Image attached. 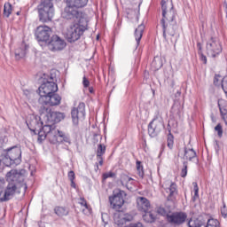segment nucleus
<instances>
[{
  "mask_svg": "<svg viewBox=\"0 0 227 227\" xmlns=\"http://www.w3.org/2000/svg\"><path fill=\"white\" fill-rule=\"evenodd\" d=\"M82 84H83V88L90 87V80H88V78H86V76H83V78H82Z\"/></svg>",
  "mask_w": 227,
  "mask_h": 227,
  "instance_id": "obj_45",
  "label": "nucleus"
},
{
  "mask_svg": "<svg viewBox=\"0 0 227 227\" xmlns=\"http://www.w3.org/2000/svg\"><path fill=\"white\" fill-rule=\"evenodd\" d=\"M166 185H168V187L166 188L167 192H168V200H175L176 198V195L178 194L176 184L171 181H167Z\"/></svg>",
  "mask_w": 227,
  "mask_h": 227,
  "instance_id": "obj_19",
  "label": "nucleus"
},
{
  "mask_svg": "<svg viewBox=\"0 0 227 227\" xmlns=\"http://www.w3.org/2000/svg\"><path fill=\"white\" fill-rule=\"evenodd\" d=\"M59 134V143H66L67 145H72L70 141V136L67 135L65 132L60 131Z\"/></svg>",
  "mask_w": 227,
  "mask_h": 227,
  "instance_id": "obj_26",
  "label": "nucleus"
},
{
  "mask_svg": "<svg viewBox=\"0 0 227 227\" xmlns=\"http://www.w3.org/2000/svg\"><path fill=\"white\" fill-rule=\"evenodd\" d=\"M71 116L74 125H79V121H82L86 116V105L84 102L79 103L77 107L71 110Z\"/></svg>",
  "mask_w": 227,
  "mask_h": 227,
  "instance_id": "obj_11",
  "label": "nucleus"
},
{
  "mask_svg": "<svg viewBox=\"0 0 227 227\" xmlns=\"http://www.w3.org/2000/svg\"><path fill=\"white\" fill-rule=\"evenodd\" d=\"M129 227H143V223H130Z\"/></svg>",
  "mask_w": 227,
  "mask_h": 227,
  "instance_id": "obj_51",
  "label": "nucleus"
},
{
  "mask_svg": "<svg viewBox=\"0 0 227 227\" xmlns=\"http://www.w3.org/2000/svg\"><path fill=\"white\" fill-rule=\"evenodd\" d=\"M26 51H27V49L26 48V45H21V47L17 48L14 51L15 54V58L16 59H22V58L26 57Z\"/></svg>",
  "mask_w": 227,
  "mask_h": 227,
  "instance_id": "obj_24",
  "label": "nucleus"
},
{
  "mask_svg": "<svg viewBox=\"0 0 227 227\" xmlns=\"http://www.w3.org/2000/svg\"><path fill=\"white\" fill-rule=\"evenodd\" d=\"M99 166H104V160L98 161Z\"/></svg>",
  "mask_w": 227,
  "mask_h": 227,
  "instance_id": "obj_57",
  "label": "nucleus"
},
{
  "mask_svg": "<svg viewBox=\"0 0 227 227\" xmlns=\"http://www.w3.org/2000/svg\"><path fill=\"white\" fill-rule=\"evenodd\" d=\"M145 213V215H143V220L145 223H155V220L157 219V217L153 215V213L146 211L144 212Z\"/></svg>",
  "mask_w": 227,
  "mask_h": 227,
  "instance_id": "obj_27",
  "label": "nucleus"
},
{
  "mask_svg": "<svg viewBox=\"0 0 227 227\" xmlns=\"http://www.w3.org/2000/svg\"><path fill=\"white\" fill-rule=\"evenodd\" d=\"M207 53L210 58H217L223 52L221 42L216 37H211L207 43Z\"/></svg>",
  "mask_w": 227,
  "mask_h": 227,
  "instance_id": "obj_9",
  "label": "nucleus"
},
{
  "mask_svg": "<svg viewBox=\"0 0 227 227\" xmlns=\"http://www.w3.org/2000/svg\"><path fill=\"white\" fill-rule=\"evenodd\" d=\"M145 32V25L140 24L137 28L135 30V38L137 42V47L139 46V43L141 42V39L143 38V33Z\"/></svg>",
  "mask_w": 227,
  "mask_h": 227,
  "instance_id": "obj_23",
  "label": "nucleus"
},
{
  "mask_svg": "<svg viewBox=\"0 0 227 227\" xmlns=\"http://www.w3.org/2000/svg\"><path fill=\"white\" fill-rule=\"evenodd\" d=\"M137 175L138 176H140V178H143V176H145V171L143 170V165L141 164V161L137 160Z\"/></svg>",
  "mask_w": 227,
  "mask_h": 227,
  "instance_id": "obj_35",
  "label": "nucleus"
},
{
  "mask_svg": "<svg viewBox=\"0 0 227 227\" xmlns=\"http://www.w3.org/2000/svg\"><path fill=\"white\" fill-rule=\"evenodd\" d=\"M39 20L41 22H51L54 17V4L52 0H41L38 6Z\"/></svg>",
  "mask_w": 227,
  "mask_h": 227,
  "instance_id": "obj_7",
  "label": "nucleus"
},
{
  "mask_svg": "<svg viewBox=\"0 0 227 227\" xmlns=\"http://www.w3.org/2000/svg\"><path fill=\"white\" fill-rule=\"evenodd\" d=\"M124 223H130L134 219V216L130 214H125L122 217Z\"/></svg>",
  "mask_w": 227,
  "mask_h": 227,
  "instance_id": "obj_42",
  "label": "nucleus"
},
{
  "mask_svg": "<svg viewBox=\"0 0 227 227\" xmlns=\"http://www.w3.org/2000/svg\"><path fill=\"white\" fill-rule=\"evenodd\" d=\"M206 227H221V223L217 221V219H209L207 223Z\"/></svg>",
  "mask_w": 227,
  "mask_h": 227,
  "instance_id": "obj_34",
  "label": "nucleus"
},
{
  "mask_svg": "<svg viewBox=\"0 0 227 227\" xmlns=\"http://www.w3.org/2000/svg\"><path fill=\"white\" fill-rule=\"evenodd\" d=\"M89 91H90V93H94L95 92V90H93V87H90Z\"/></svg>",
  "mask_w": 227,
  "mask_h": 227,
  "instance_id": "obj_55",
  "label": "nucleus"
},
{
  "mask_svg": "<svg viewBox=\"0 0 227 227\" xmlns=\"http://www.w3.org/2000/svg\"><path fill=\"white\" fill-rule=\"evenodd\" d=\"M157 213H158L160 215H163V217L166 216L167 218H168V215H169L168 214V211H166V209H165L164 207H159V208L157 209Z\"/></svg>",
  "mask_w": 227,
  "mask_h": 227,
  "instance_id": "obj_41",
  "label": "nucleus"
},
{
  "mask_svg": "<svg viewBox=\"0 0 227 227\" xmlns=\"http://www.w3.org/2000/svg\"><path fill=\"white\" fill-rule=\"evenodd\" d=\"M54 212L59 217H63V215H68V210L63 207H56Z\"/></svg>",
  "mask_w": 227,
  "mask_h": 227,
  "instance_id": "obj_29",
  "label": "nucleus"
},
{
  "mask_svg": "<svg viewBox=\"0 0 227 227\" xmlns=\"http://www.w3.org/2000/svg\"><path fill=\"white\" fill-rule=\"evenodd\" d=\"M137 209L139 212H148L150 210V200L145 197H139L137 200Z\"/></svg>",
  "mask_w": 227,
  "mask_h": 227,
  "instance_id": "obj_20",
  "label": "nucleus"
},
{
  "mask_svg": "<svg viewBox=\"0 0 227 227\" xmlns=\"http://www.w3.org/2000/svg\"><path fill=\"white\" fill-rule=\"evenodd\" d=\"M89 0H66L67 6L64 9L63 17L67 20H72L75 17L88 18L86 13L79 11L88 5Z\"/></svg>",
  "mask_w": 227,
  "mask_h": 227,
  "instance_id": "obj_4",
  "label": "nucleus"
},
{
  "mask_svg": "<svg viewBox=\"0 0 227 227\" xmlns=\"http://www.w3.org/2000/svg\"><path fill=\"white\" fill-rule=\"evenodd\" d=\"M218 107H219L220 114L225 125H227V102L224 100H219Z\"/></svg>",
  "mask_w": 227,
  "mask_h": 227,
  "instance_id": "obj_22",
  "label": "nucleus"
},
{
  "mask_svg": "<svg viewBox=\"0 0 227 227\" xmlns=\"http://www.w3.org/2000/svg\"><path fill=\"white\" fill-rule=\"evenodd\" d=\"M17 15H20V12H17Z\"/></svg>",
  "mask_w": 227,
  "mask_h": 227,
  "instance_id": "obj_64",
  "label": "nucleus"
},
{
  "mask_svg": "<svg viewBox=\"0 0 227 227\" xmlns=\"http://www.w3.org/2000/svg\"><path fill=\"white\" fill-rule=\"evenodd\" d=\"M44 130H45V132H49V129H45Z\"/></svg>",
  "mask_w": 227,
  "mask_h": 227,
  "instance_id": "obj_62",
  "label": "nucleus"
},
{
  "mask_svg": "<svg viewBox=\"0 0 227 227\" xmlns=\"http://www.w3.org/2000/svg\"><path fill=\"white\" fill-rule=\"evenodd\" d=\"M226 17H227V5H226Z\"/></svg>",
  "mask_w": 227,
  "mask_h": 227,
  "instance_id": "obj_63",
  "label": "nucleus"
},
{
  "mask_svg": "<svg viewBox=\"0 0 227 227\" xmlns=\"http://www.w3.org/2000/svg\"><path fill=\"white\" fill-rule=\"evenodd\" d=\"M97 160L98 162L104 160L103 155L98 156V154H97Z\"/></svg>",
  "mask_w": 227,
  "mask_h": 227,
  "instance_id": "obj_52",
  "label": "nucleus"
},
{
  "mask_svg": "<svg viewBox=\"0 0 227 227\" xmlns=\"http://www.w3.org/2000/svg\"><path fill=\"white\" fill-rule=\"evenodd\" d=\"M39 113L41 117L38 120L43 118L44 121L48 125H54V123H59L61 120H65V114L61 112H54L50 106H40Z\"/></svg>",
  "mask_w": 227,
  "mask_h": 227,
  "instance_id": "obj_6",
  "label": "nucleus"
},
{
  "mask_svg": "<svg viewBox=\"0 0 227 227\" xmlns=\"http://www.w3.org/2000/svg\"><path fill=\"white\" fill-rule=\"evenodd\" d=\"M198 54L203 53V47L201 46V43H197Z\"/></svg>",
  "mask_w": 227,
  "mask_h": 227,
  "instance_id": "obj_48",
  "label": "nucleus"
},
{
  "mask_svg": "<svg viewBox=\"0 0 227 227\" xmlns=\"http://www.w3.org/2000/svg\"><path fill=\"white\" fill-rule=\"evenodd\" d=\"M27 127L31 132H34L35 135H38V143H42V141H44L47 136H49V133L44 130L45 126H43V122L37 117L34 118L29 124H27Z\"/></svg>",
  "mask_w": 227,
  "mask_h": 227,
  "instance_id": "obj_8",
  "label": "nucleus"
},
{
  "mask_svg": "<svg viewBox=\"0 0 227 227\" xmlns=\"http://www.w3.org/2000/svg\"><path fill=\"white\" fill-rule=\"evenodd\" d=\"M164 124H162L160 121L153 120L148 125V134L150 137H157V136L160 134V130H162Z\"/></svg>",
  "mask_w": 227,
  "mask_h": 227,
  "instance_id": "obj_17",
  "label": "nucleus"
},
{
  "mask_svg": "<svg viewBox=\"0 0 227 227\" xmlns=\"http://www.w3.org/2000/svg\"><path fill=\"white\" fill-rule=\"evenodd\" d=\"M4 166L10 168L12 166H19L22 162V151L19 146H12L4 149L1 154Z\"/></svg>",
  "mask_w": 227,
  "mask_h": 227,
  "instance_id": "obj_5",
  "label": "nucleus"
},
{
  "mask_svg": "<svg viewBox=\"0 0 227 227\" xmlns=\"http://www.w3.org/2000/svg\"><path fill=\"white\" fill-rule=\"evenodd\" d=\"M38 102L41 107H52L61 104V97L54 92L46 97H40Z\"/></svg>",
  "mask_w": 227,
  "mask_h": 227,
  "instance_id": "obj_10",
  "label": "nucleus"
},
{
  "mask_svg": "<svg viewBox=\"0 0 227 227\" xmlns=\"http://www.w3.org/2000/svg\"><path fill=\"white\" fill-rule=\"evenodd\" d=\"M184 168L181 171V176L182 178H185L187 176V162L183 163Z\"/></svg>",
  "mask_w": 227,
  "mask_h": 227,
  "instance_id": "obj_40",
  "label": "nucleus"
},
{
  "mask_svg": "<svg viewBox=\"0 0 227 227\" xmlns=\"http://www.w3.org/2000/svg\"><path fill=\"white\" fill-rule=\"evenodd\" d=\"M174 145H175V137H173V134H171V132H168V138H167V146L170 150H173Z\"/></svg>",
  "mask_w": 227,
  "mask_h": 227,
  "instance_id": "obj_30",
  "label": "nucleus"
},
{
  "mask_svg": "<svg viewBox=\"0 0 227 227\" xmlns=\"http://www.w3.org/2000/svg\"><path fill=\"white\" fill-rule=\"evenodd\" d=\"M215 130L217 132L218 137H223V126H221V124H217L215 127Z\"/></svg>",
  "mask_w": 227,
  "mask_h": 227,
  "instance_id": "obj_39",
  "label": "nucleus"
},
{
  "mask_svg": "<svg viewBox=\"0 0 227 227\" xmlns=\"http://www.w3.org/2000/svg\"><path fill=\"white\" fill-rule=\"evenodd\" d=\"M115 224H117L119 227H121L123 224H125V220H123V218H119L115 220Z\"/></svg>",
  "mask_w": 227,
  "mask_h": 227,
  "instance_id": "obj_46",
  "label": "nucleus"
},
{
  "mask_svg": "<svg viewBox=\"0 0 227 227\" xmlns=\"http://www.w3.org/2000/svg\"><path fill=\"white\" fill-rule=\"evenodd\" d=\"M182 95V92L177 90L176 93V97H180Z\"/></svg>",
  "mask_w": 227,
  "mask_h": 227,
  "instance_id": "obj_56",
  "label": "nucleus"
},
{
  "mask_svg": "<svg viewBox=\"0 0 227 227\" xmlns=\"http://www.w3.org/2000/svg\"><path fill=\"white\" fill-rule=\"evenodd\" d=\"M8 184L5 187L4 192L0 193V201H10L15 196L16 192L20 193L27 191V184L24 183V175L17 170H11L6 174Z\"/></svg>",
  "mask_w": 227,
  "mask_h": 227,
  "instance_id": "obj_1",
  "label": "nucleus"
},
{
  "mask_svg": "<svg viewBox=\"0 0 227 227\" xmlns=\"http://www.w3.org/2000/svg\"><path fill=\"white\" fill-rule=\"evenodd\" d=\"M203 225H204L203 221H201L200 219L193 220L192 218H191L187 223L188 227H202Z\"/></svg>",
  "mask_w": 227,
  "mask_h": 227,
  "instance_id": "obj_28",
  "label": "nucleus"
},
{
  "mask_svg": "<svg viewBox=\"0 0 227 227\" xmlns=\"http://www.w3.org/2000/svg\"><path fill=\"white\" fill-rule=\"evenodd\" d=\"M158 63H160L159 68H160V67H162V62L160 60H158Z\"/></svg>",
  "mask_w": 227,
  "mask_h": 227,
  "instance_id": "obj_58",
  "label": "nucleus"
},
{
  "mask_svg": "<svg viewBox=\"0 0 227 227\" xmlns=\"http://www.w3.org/2000/svg\"><path fill=\"white\" fill-rule=\"evenodd\" d=\"M167 221L172 226H182L187 221V213L180 211L167 215Z\"/></svg>",
  "mask_w": 227,
  "mask_h": 227,
  "instance_id": "obj_14",
  "label": "nucleus"
},
{
  "mask_svg": "<svg viewBox=\"0 0 227 227\" xmlns=\"http://www.w3.org/2000/svg\"><path fill=\"white\" fill-rule=\"evenodd\" d=\"M1 184H4V180L0 179V185H1Z\"/></svg>",
  "mask_w": 227,
  "mask_h": 227,
  "instance_id": "obj_59",
  "label": "nucleus"
},
{
  "mask_svg": "<svg viewBox=\"0 0 227 227\" xmlns=\"http://www.w3.org/2000/svg\"><path fill=\"white\" fill-rule=\"evenodd\" d=\"M67 176L70 181L75 180V173L74 170L69 171Z\"/></svg>",
  "mask_w": 227,
  "mask_h": 227,
  "instance_id": "obj_47",
  "label": "nucleus"
},
{
  "mask_svg": "<svg viewBox=\"0 0 227 227\" xmlns=\"http://www.w3.org/2000/svg\"><path fill=\"white\" fill-rule=\"evenodd\" d=\"M215 145L219 146V143L217 141H215Z\"/></svg>",
  "mask_w": 227,
  "mask_h": 227,
  "instance_id": "obj_61",
  "label": "nucleus"
},
{
  "mask_svg": "<svg viewBox=\"0 0 227 227\" xmlns=\"http://www.w3.org/2000/svg\"><path fill=\"white\" fill-rule=\"evenodd\" d=\"M200 60L204 63V65H207V56H205L203 53L199 54Z\"/></svg>",
  "mask_w": 227,
  "mask_h": 227,
  "instance_id": "obj_49",
  "label": "nucleus"
},
{
  "mask_svg": "<svg viewBox=\"0 0 227 227\" xmlns=\"http://www.w3.org/2000/svg\"><path fill=\"white\" fill-rule=\"evenodd\" d=\"M220 212H221V215L226 219L227 217V207H226V204L224 203V201H223V207L220 208Z\"/></svg>",
  "mask_w": 227,
  "mask_h": 227,
  "instance_id": "obj_37",
  "label": "nucleus"
},
{
  "mask_svg": "<svg viewBox=\"0 0 227 227\" xmlns=\"http://www.w3.org/2000/svg\"><path fill=\"white\" fill-rule=\"evenodd\" d=\"M80 205H82V207H84L87 210H90V206L84 198H80Z\"/></svg>",
  "mask_w": 227,
  "mask_h": 227,
  "instance_id": "obj_44",
  "label": "nucleus"
},
{
  "mask_svg": "<svg viewBox=\"0 0 227 227\" xmlns=\"http://www.w3.org/2000/svg\"><path fill=\"white\" fill-rule=\"evenodd\" d=\"M123 196H126L125 192L119 190L118 192H114V195L109 197L110 205L114 210H120V208L123 207V204L125 203Z\"/></svg>",
  "mask_w": 227,
  "mask_h": 227,
  "instance_id": "obj_15",
  "label": "nucleus"
},
{
  "mask_svg": "<svg viewBox=\"0 0 227 227\" xmlns=\"http://www.w3.org/2000/svg\"><path fill=\"white\" fill-rule=\"evenodd\" d=\"M96 169H98V163H95Z\"/></svg>",
  "mask_w": 227,
  "mask_h": 227,
  "instance_id": "obj_60",
  "label": "nucleus"
},
{
  "mask_svg": "<svg viewBox=\"0 0 227 227\" xmlns=\"http://www.w3.org/2000/svg\"><path fill=\"white\" fill-rule=\"evenodd\" d=\"M161 11L162 19L160 20V24L163 29V37L166 40V33H168L169 36H175L176 31H178V22L176 21L178 14L176 13V11H175L173 5L170 10L168 11V5L164 0L161 1Z\"/></svg>",
  "mask_w": 227,
  "mask_h": 227,
  "instance_id": "obj_2",
  "label": "nucleus"
},
{
  "mask_svg": "<svg viewBox=\"0 0 227 227\" xmlns=\"http://www.w3.org/2000/svg\"><path fill=\"white\" fill-rule=\"evenodd\" d=\"M176 127H178V122H176L175 119H171L170 121H168L167 130L168 132H171V129H176Z\"/></svg>",
  "mask_w": 227,
  "mask_h": 227,
  "instance_id": "obj_33",
  "label": "nucleus"
},
{
  "mask_svg": "<svg viewBox=\"0 0 227 227\" xmlns=\"http://www.w3.org/2000/svg\"><path fill=\"white\" fill-rule=\"evenodd\" d=\"M114 176H116V174L114 173V172H108V173H105V174L103 175V178H104L105 180H107V178H114Z\"/></svg>",
  "mask_w": 227,
  "mask_h": 227,
  "instance_id": "obj_43",
  "label": "nucleus"
},
{
  "mask_svg": "<svg viewBox=\"0 0 227 227\" xmlns=\"http://www.w3.org/2000/svg\"><path fill=\"white\" fill-rule=\"evenodd\" d=\"M70 182H71V187H74V189H75V182H74V180Z\"/></svg>",
  "mask_w": 227,
  "mask_h": 227,
  "instance_id": "obj_54",
  "label": "nucleus"
},
{
  "mask_svg": "<svg viewBox=\"0 0 227 227\" xmlns=\"http://www.w3.org/2000/svg\"><path fill=\"white\" fill-rule=\"evenodd\" d=\"M106 153V145L99 144L98 145V151H97V155H104Z\"/></svg>",
  "mask_w": 227,
  "mask_h": 227,
  "instance_id": "obj_36",
  "label": "nucleus"
},
{
  "mask_svg": "<svg viewBox=\"0 0 227 227\" xmlns=\"http://www.w3.org/2000/svg\"><path fill=\"white\" fill-rule=\"evenodd\" d=\"M184 157L187 160H194L196 159V151L184 147Z\"/></svg>",
  "mask_w": 227,
  "mask_h": 227,
  "instance_id": "obj_25",
  "label": "nucleus"
},
{
  "mask_svg": "<svg viewBox=\"0 0 227 227\" xmlns=\"http://www.w3.org/2000/svg\"><path fill=\"white\" fill-rule=\"evenodd\" d=\"M171 113L172 114H176L177 116H180L182 113V106H180V104H174V106L171 108Z\"/></svg>",
  "mask_w": 227,
  "mask_h": 227,
  "instance_id": "obj_32",
  "label": "nucleus"
},
{
  "mask_svg": "<svg viewBox=\"0 0 227 227\" xmlns=\"http://www.w3.org/2000/svg\"><path fill=\"white\" fill-rule=\"evenodd\" d=\"M121 184L122 187H126L128 191H134V178L127 175H122L121 176Z\"/></svg>",
  "mask_w": 227,
  "mask_h": 227,
  "instance_id": "obj_21",
  "label": "nucleus"
},
{
  "mask_svg": "<svg viewBox=\"0 0 227 227\" xmlns=\"http://www.w3.org/2000/svg\"><path fill=\"white\" fill-rule=\"evenodd\" d=\"M51 35H52V29L48 26H39L35 32L37 42H44L45 43L51 40Z\"/></svg>",
  "mask_w": 227,
  "mask_h": 227,
  "instance_id": "obj_13",
  "label": "nucleus"
},
{
  "mask_svg": "<svg viewBox=\"0 0 227 227\" xmlns=\"http://www.w3.org/2000/svg\"><path fill=\"white\" fill-rule=\"evenodd\" d=\"M97 137H98V135L95 134L94 137H93L94 143H98V138H97Z\"/></svg>",
  "mask_w": 227,
  "mask_h": 227,
  "instance_id": "obj_53",
  "label": "nucleus"
},
{
  "mask_svg": "<svg viewBox=\"0 0 227 227\" xmlns=\"http://www.w3.org/2000/svg\"><path fill=\"white\" fill-rule=\"evenodd\" d=\"M43 129H49L47 131V134H48V137H49L50 141L51 143H59V135L58 134V132H61V131H59V129L54 128V126H52L51 124L44 125Z\"/></svg>",
  "mask_w": 227,
  "mask_h": 227,
  "instance_id": "obj_18",
  "label": "nucleus"
},
{
  "mask_svg": "<svg viewBox=\"0 0 227 227\" xmlns=\"http://www.w3.org/2000/svg\"><path fill=\"white\" fill-rule=\"evenodd\" d=\"M67 47V43L65 40L61 39L58 35H52L48 41V49L51 51V52H56L58 51H63Z\"/></svg>",
  "mask_w": 227,
  "mask_h": 227,
  "instance_id": "obj_16",
  "label": "nucleus"
},
{
  "mask_svg": "<svg viewBox=\"0 0 227 227\" xmlns=\"http://www.w3.org/2000/svg\"><path fill=\"white\" fill-rule=\"evenodd\" d=\"M221 76L220 75H215V79H214V84H215V86H219V78H220Z\"/></svg>",
  "mask_w": 227,
  "mask_h": 227,
  "instance_id": "obj_50",
  "label": "nucleus"
},
{
  "mask_svg": "<svg viewBox=\"0 0 227 227\" xmlns=\"http://www.w3.org/2000/svg\"><path fill=\"white\" fill-rule=\"evenodd\" d=\"M192 185H193V191H194V198H199L200 187H198V183L194 182L192 183Z\"/></svg>",
  "mask_w": 227,
  "mask_h": 227,
  "instance_id": "obj_38",
  "label": "nucleus"
},
{
  "mask_svg": "<svg viewBox=\"0 0 227 227\" xmlns=\"http://www.w3.org/2000/svg\"><path fill=\"white\" fill-rule=\"evenodd\" d=\"M12 15V4L6 3L4 5V17H10Z\"/></svg>",
  "mask_w": 227,
  "mask_h": 227,
  "instance_id": "obj_31",
  "label": "nucleus"
},
{
  "mask_svg": "<svg viewBox=\"0 0 227 227\" xmlns=\"http://www.w3.org/2000/svg\"><path fill=\"white\" fill-rule=\"evenodd\" d=\"M40 97H48L58 91V84L52 81L46 80L38 88Z\"/></svg>",
  "mask_w": 227,
  "mask_h": 227,
  "instance_id": "obj_12",
  "label": "nucleus"
},
{
  "mask_svg": "<svg viewBox=\"0 0 227 227\" xmlns=\"http://www.w3.org/2000/svg\"><path fill=\"white\" fill-rule=\"evenodd\" d=\"M74 19L77 22L69 26L66 33V38L69 43L77 42L84 35V31H88V18L74 17Z\"/></svg>",
  "mask_w": 227,
  "mask_h": 227,
  "instance_id": "obj_3",
  "label": "nucleus"
}]
</instances>
